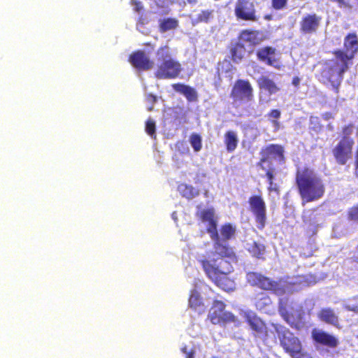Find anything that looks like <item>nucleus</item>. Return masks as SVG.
Here are the masks:
<instances>
[{"instance_id":"nucleus-7","label":"nucleus","mask_w":358,"mask_h":358,"mask_svg":"<svg viewBox=\"0 0 358 358\" xmlns=\"http://www.w3.org/2000/svg\"><path fill=\"white\" fill-rule=\"evenodd\" d=\"M242 316L255 338L264 341L268 339L269 330L267 324L255 312L245 310L243 312Z\"/></svg>"},{"instance_id":"nucleus-32","label":"nucleus","mask_w":358,"mask_h":358,"mask_svg":"<svg viewBox=\"0 0 358 358\" xmlns=\"http://www.w3.org/2000/svg\"><path fill=\"white\" fill-rule=\"evenodd\" d=\"M214 11L213 10H203L193 20L192 24L208 23L213 18Z\"/></svg>"},{"instance_id":"nucleus-1","label":"nucleus","mask_w":358,"mask_h":358,"mask_svg":"<svg viewBox=\"0 0 358 358\" xmlns=\"http://www.w3.org/2000/svg\"><path fill=\"white\" fill-rule=\"evenodd\" d=\"M295 182L302 204L321 199L325 192V185L322 178L313 169L303 167L296 172Z\"/></svg>"},{"instance_id":"nucleus-16","label":"nucleus","mask_w":358,"mask_h":358,"mask_svg":"<svg viewBox=\"0 0 358 358\" xmlns=\"http://www.w3.org/2000/svg\"><path fill=\"white\" fill-rule=\"evenodd\" d=\"M210 238L214 242L213 248L215 253L219 256V257L215 259H217V262H219L221 259H225V258L236 259V256L233 248L229 247V244L227 243L226 241H221L218 232H217V238L210 237Z\"/></svg>"},{"instance_id":"nucleus-18","label":"nucleus","mask_w":358,"mask_h":358,"mask_svg":"<svg viewBox=\"0 0 358 358\" xmlns=\"http://www.w3.org/2000/svg\"><path fill=\"white\" fill-rule=\"evenodd\" d=\"M322 17L315 13L307 14L300 21V31L303 34H312L317 31Z\"/></svg>"},{"instance_id":"nucleus-2","label":"nucleus","mask_w":358,"mask_h":358,"mask_svg":"<svg viewBox=\"0 0 358 358\" xmlns=\"http://www.w3.org/2000/svg\"><path fill=\"white\" fill-rule=\"evenodd\" d=\"M199 262L206 275L217 287L226 292L236 289L234 280L228 276L233 271V266L228 260L221 259L217 262V259H202Z\"/></svg>"},{"instance_id":"nucleus-43","label":"nucleus","mask_w":358,"mask_h":358,"mask_svg":"<svg viewBox=\"0 0 358 358\" xmlns=\"http://www.w3.org/2000/svg\"><path fill=\"white\" fill-rule=\"evenodd\" d=\"M312 215H313V213H311V214L308 215L306 214H303L302 216L303 222L308 225H315L316 223L315 217V216H313V217L312 218Z\"/></svg>"},{"instance_id":"nucleus-27","label":"nucleus","mask_w":358,"mask_h":358,"mask_svg":"<svg viewBox=\"0 0 358 358\" xmlns=\"http://www.w3.org/2000/svg\"><path fill=\"white\" fill-rule=\"evenodd\" d=\"M224 143L228 152H233L238 147V138L237 133L233 130H228L224 134Z\"/></svg>"},{"instance_id":"nucleus-11","label":"nucleus","mask_w":358,"mask_h":358,"mask_svg":"<svg viewBox=\"0 0 358 358\" xmlns=\"http://www.w3.org/2000/svg\"><path fill=\"white\" fill-rule=\"evenodd\" d=\"M250 210L255 217L257 227L262 230L266 223V205L261 195H252L248 199Z\"/></svg>"},{"instance_id":"nucleus-12","label":"nucleus","mask_w":358,"mask_h":358,"mask_svg":"<svg viewBox=\"0 0 358 358\" xmlns=\"http://www.w3.org/2000/svg\"><path fill=\"white\" fill-rule=\"evenodd\" d=\"M354 139L341 138L331 149V154L339 165H345L352 159Z\"/></svg>"},{"instance_id":"nucleus-39","label":"nucleus","mask_w":358,"mask_h":358,"mask_svg":"<svg viewBox=\"0 0 358 358\" xmlns=\"http://www.w3.org/2000/svg\"><path fill=\"white\" fill-rule=\"evenodd\" d=\"M354 129V124L350 123L342 128V137L341 138L354 139L351 137Z\"/></svg>"},{"instance_id":"nucleus-20","label":"nucleus","mask_w":358,"mask_h":358,"mask_svg":"<svg viewBox=\"0 0 358 358\" xmlns=\"http://www.w3.org/2000/svg\"><path fill=\"white\" fill-rule=\"evenodd\" d=\"M260 155H262V157L260 159L259 164L266 162L271 157L282 159L284 157V149L280 145L270 144L262 149Z\"/></svg>"},{"instance_id":"nucleus-40","label":"nucleus","mask_w":358,"mask_h":358,"mask_svg":"<svg viewBox=\"0 0 358 358\" xmlns=\"http://www.w3.org/2000/svg\"><path fill=\"white\" fill-rule=\"evenodd\" d=\"M288 0H271V6L275 10H280L286 8Z\"/></svg>"},{"instance_id":"nucleus-55","label":"nucleus","mask_w":358,"mask_h":358,"mask_svg":"<svg viewBox=\"0 0 358 358\" xmlns=\"http://www.w3.org/2000/svg\"><path fill=\"white\" fill-rule=\"evenodd\" d=\"M211 358H217V357H211Z\"/></svg>"},{"instance_id":"nucleus-9","label":"nucleus","mask_w":358,"mask_h":358,"mask_svg":"<svg viewBox=\"0 0 358 358\" xmlns=\"http://www.w3.org/2000/svg\"><path fill=\"white\" fill-rule=\"evenodd\" d=\"M230 97L236 103L250 102L254 99L253 87L248 80L238 79L234 83Z\"/></svg>"},{"instance_id":"nucleus-33","label":"nucleus","mask_w":358,"mask_h":358,"mask_svg":"<svg viewBox=\"0 0 358 358\" xmlns=\"http://www.w3.org/2000/svg\"><path fill=\"white\" fill-rule=\"evenodd\" d=\"M280 116L281 112L279 109H272L267 113V117L274 127L275 131H278L280 127V123L278 121Z\"/></svg>"},{"instance_id":"nucleus-34","label":"nucleus","mask_w":358,"mask_h":358,"mask_svg":"<svg viewBox=\"0 0 358 358\" xmlns=\"http://www.w3.org/2000/svg\"><path fill=\"white\" fill-rule=\"evenodd\" d=\"M270 303V297L264 293H259L255 297V306L259 309H263Z\"/></svg>"},{"instance_id":"nucleus-50","label":"nucleus","mask_w":358,"mask_h":358,"mask_svg":"<svg viewBox=\"0 0 358 358\" xmlns=\"http://www.w3.org/2000/svg\"><path fill=\"white\" fill-rule=\"evenodd\" d=\"M144 45H145V46H150V47H151L152 48H154V45H153L150 42L145 43H144Z\"/></svg>"},{"instance_id":"nucleus-54","label":"nucleus","mask_w":358,"mask_h":358,"mask_svg":"<svg viewBox=\"0 0 358 358\" xmlns=\"http://www.w3.org/2000/svg\"><path fill=\"white\" fill-rule=\"evenodd\" d=\"M265 19H266V20H271V17H270V16H265Z\"/></svg>"},{"instance_id":"nucleus-29","label":"nucleus","mask_w":358,"mask_h":358,"mask_svg":"<svg viewBox=\"0 0 358 358\" xmlns=\"http://www.w3.org/2000/svg\"><path fill=\"white\" fill-rule=\"evenodd\" d=\"M236 227L231 223H224L220 228V238L222 241H227L236 236Z\"/></svg>"},{"instance_id":"nucleus-5","label":"nucleus","mask_w":358,"mask_h":358,"mask_svg":"<svg viewBox=\"0 0 358 358\" xmlns=\"http://www.w3.org/2000/svg\"><path fill=\"white\" fill-rule=\"evenodd\" d=\"M349 64L336 59L334 65L327 67L321 71L322 78L332 86L334 92H339V87L343 79V74L348 71Z\"/></svg>"},{"instance_id":"nucleus-10","label":"nucleus","mask_w":358,"mask_h":358,"mask_svg":"<svg viewBox=\"0 0 358 358\" xmlns=\"http://www.w3.org/2000/svg\"><path fill=\"white\" fill-rule=\"evenodd\" d=\"M343 45L345 50L338 49L333 51L336 59L340 61H345L350 64V62L355 58L358 52V36L356 33H349L344 38Z\"/></svg>"},{"instance_id":"nucleus-36","label":"nucleus","mask_w":358,"mask_h":358,"mask_svg":"<svg viewBox=\"0 0 358 358\" xmlns=\"http://www.w3.org/2000/svg\"><path fill=\"white\" fill-rule=\"evenodd\" d=\"M266 176L267 178V180L268 182V190L269 192H275L278 193L279 192V188L277 186V185L274 184L273 179H274V174H273V169H268L266 171Z\"/></svg>"},{"instance_id":"nucleus-41","label":"nucleus","mask_w":358,"mask_h":358,"mask_svg":"<svg viewBox=\"0 0 358 358\" xmlns=\"http://www.w3.org/2000/svg\"><path fill=\"white\" fill-rule=\"evenodd\" d=\"M145 131L150 136H155L156 125L154 120L149 119L146 121Z\"/></svg>"},{"instance_id":"nucleus-21","label":"nucleus","mask_w":358,"mask_h":358,"mask_svg":"<svg viewBox=\"0 0 358 358\" xmlns=\"http://www.w3.org/2000/svg\"><path fill=\"white\" fill-rule=\"evenodd\" d=\"M257 86L261 90L267 92L270 95L275 94L280 90L277 83L268 76L262 75L257 80Z\"/></svg>"},{"instance_id":"nucleus-53","label":"nucleus","mask_w":358,"mask_h":358,"mask_svg":"<svg viewBox=\"0 0 358 358\" xmlns=\"http://www.w3.org/2000/svg\"><path fill=\"white\" fill-rule=\"evenodd\" d=\"M348 310H352V311H357L358 310V307H356V308H348Z\"/></svg>"},{"instance_id":"nucleus-48","label":"nucleus","mask_w":358,"mask_h":358,"mask_svg":"<svg viewBox=\"0 0 358 358\" xmlns=\"http://www.w3.org/2000/svg\"><path fill=\"white\" fill-rule=\"evenodd\" d=\"M323 118L327 120L329 119L333 118V115L331 113H325L323 115Z\"/></svg>"},{"instance_id":"nucleus-38","label":"nucleus","mask_w":358,"mask_h":358,"mask_svg":"<svg viewBox=\"0 0 358 358\" xmlns=\"http://www.w3.org/2000/svg\"><path fill=\"white\" fill-rule=\"evenodd\" d=\"M347 217L349 220L358 222V204L350 208L347 212Z\"/></svg>"},{"instance_id":"nucleus-57","label":"nucleus","mask_w":358,"mask_h":358,"mask_svg":"<svg viewBox=\"0 0 358 358\" xmlns=\"http://www.w3.org/2000/svg\"><path fill=\"white\" fill-rule=\"evenodd\" d=\"M357 249H358V245H357Z\"/></svg>"},{"instance_id":"nucleus-13","label":"nucleus","mask_w":358,"mask_h":358,"mask_svg":"<svg viewBox=\"0 0 358 358\" xmlns=\"http://www.w3.org/2000/svg\"><path fill=\"white\" fill-rule=\"evenodd\" d=\"M277 50L270 45L262 46L255 51L257 59L266 66L280 70L282 67L279 57H276Z\"/></svg>"},{"instance_id":"nucleus-44","label":"nucleus","mask_w":358,"mask_h":358,"mask_svg":"<svg viewBox=\"0 0 358 358\" xmlns=\"http://www.w3.org/2000/svg\"><path fill=\"white\" fill-rule=\"evenodd\" d=\"M132 4L134 5V10L137 13H140L143 10V6L142 5V3L138 0H132L131 1Z\"/></svg>"},{"instance_id":"nucleus-8","label":"nucleus","mask_w":358,"mask_h":358,"mask_svg":"<svg viewBox=\"0 0 358 358\" xmlns=\"http://www.w3.org/2000/svg\"><path fill=\"white\" fill-rule=\"evenodd\" d=\"M226 304L220 300H214L208 314V319L213 324L224 325L236 322L237 317L231 312L225 311Z\"/></svg>"},{"instance_id":"nucleus-17","label":"nucleus","mask_w":358,"mask_h":358,"mask_svg":"<svg viewBox=\"0 0 358 358\" xmlns=\"http://www.w3.org/2000/svg\"><path fill=\"white\" fill-rule=\"evenodd\" d=\"M129 62L138 71H148L154 65L153 61L142 50H137L131 54Z\"/></svg>"},{"instance_id":"nucleus-52","label":"nucleus","mask_w":358,"mask_h":358,"mask_svg":"<svg viewBox=\"0 0 358 358\" xmlns=\"http://www.w3.org/2000/svg\"><path fill=\"white\" fill-rule=\"evenodd\" d=\"M189 3L195 4L197 2V0H187Z\"/></svg>"},{"instance_id":"nucleus-22","label":"nucleus","mask_w":358,"mask_h":358,"mask_svg":"<svg viewBox=\"0 0 358 358\" xmlns=\"http://www.w3.org/2000/svg\"><path fill=\"white\" fill-rule=\"evenodd\" d=\"M259 30L243 29L238 36V40L243 43H248L252 46H256L260 44L264 39L259 38Z\"/></svg>"},{"instance_id":"nucleus-28","label":"nucleus","mask_w":358,"mask_h":358,"mask_svg":"<svg viewBox=\"0 0 358 358\" xmlns=\"http://www.w3.org/2000/svg\"><path fill=\"white\" fill-rule=\"evenodd\" d=\"M248 252L252 257L258 259H265L266 246L259 242L253 241L248 248Z\"/></svg>"},{"instance_id":"nucleus-30","label":"nucleus","mask_w":358,"mask_h":358,"mask_svg":"<svg viewBox=\"0 0 358 358\" xmlns=\"http://www.w3.org/2000/svg\"><path fill=\"white\" fill-rule=\"evenodd\" d=\"M178 189L180 194L187 199H192L199 194V190L195 189L193 186L182 183L178 185Z\"/></svg>"},{"instance_id":"nucleus-56","label":"nucleus","mask_w":358,"mask_h":358,"mask_svg":"<svg viewBox=\"0 0 358 358\" xmlns=\"http://www.w3.org/2000/svg\"><path fill=\"white\" fill-rule=\"evenodd\" d=\"M357 3H358V0H357Z\"/></svg>"},{"instance_id":"nucleus-37","label":"nucleus","mask_w":358,"mask_h":358,"mask_svg":"<svg viewBox=\"0 0 358 358\" xmlns=\"http://www.w3.org/2000/svg\"><path fill=\"white\" fill-rule=\"evenodd\" d=\"M278 311L283 320L288 324H291V318L292 317V314L287 310L286 307L282 304H280L278 307Z\"/></svg>"},{"instance_id":"nucleus-4","label":"nucleus","mask_w":358,"mask_h":358,"mask_svg":"<svg viewBox=\"0 0 358 358\" xmlns=\"http://www.w3.org/2000/svg\"><path fill=\"white\" fill-rule=\"evenodd\" d=\"M274 329L280 340V345L285 352L292 358H301L302 354V345L299 339L294 336L287 327L279 324H273Z\"/></svg>"},{"instance_id":"nucleus-49","label":"nucleus","mask_w":358,"mask_h":358,"mask_svg":"<svg viewBox=\"0 0 358 358\" xmlns=\"http://www.w3.org/2000/svg\"><path fill=\"white\" fill-rule=\"evenodd\" d=\"M138 23H140L141 24H144L147 22L146 19L145 17H143V16H141L138 17Z\"/></svg>"},{"instance_id":"nucleus-47","label":"nucleus","mask_w":358,"mask_h":358,"mask_svg":"<svg viewBox=\"0 0 358 358\" xmlns=\"http://www.w3.org/2000/svg\"><path fill=\"white\" fill-rule=\"evenodd\" d=\"M194 354H195L194 350H191L190 351L187 352L185 358H194Z\"/></svg>"},{"instance_id":"nucleus-19","label":"nucleus","mask_w":358,"mask_h":358,"mask_svg":"<svg viewBox=\"0 0 358 358\" xmlns=\"http://www.w3.org/2000/svg\"><path fill=\"white\" fill-rule=\"evenodd\" d=\"M312 338L315 343L331 348H335L338 345V341L335 336L321 330L314 329Z\"/></svg>"},{"instance_id":"nucleus-26","label":"nucleus","mask_w":358,"mask_h":358,"mask_svg":"<svg viewBox=\"0 0 358 358\" xmlns=\"http://www.w3.org/2000/svg\"><path fill=\"white\" fill-rule=\"evenodd\" d=\"M189 306L199 313V314H201L205 311V305L203 302L202 298L199 293L196 290H192L190 292V295L189 297Z\"/></svg>"},{"instance_id":"nucleus-42","label":"nucleus","mask_w":358,"mask_h":358,"mask_svg":"<svg viewBox=\"0 0 358 358\" xmlns=\"http://www.w3.org/2000/svg\"><path fill=\"white\" fill-rule=\"evenodd\" d=\"M333 3H337L338 6L340 8L352 10L353 8V5L349 0H329Z\"/></svg>"},{"instance_id":"nucleus-15","label":"nucleus","mask_w":358,"mask_h":358,"mask_svg":"<svg viewBox=\"0 0 358 358\" xmlns=\"http://www.w3.org/2000/svg\"><path fill=\"white\" fill-rule=\"evenodd\" d=\"M196 215L203 222H208L206 231L210 237H216L217 231V220L215 216V211L213 208H208L201 210Z\"/></svg>"},{"instance_id":"nucleus-45","label":"nucleus","mask_w":358,"mask_h":358,"mask_svg":"<svg viewBox=\"0 0 358 358\" xmlns=\"http://www.w3.org/2000/svg\"><path fill=\"white\" fill-rule=\"evenodd\" d=\"M146 99L147 101L151 103V105H154L156 101H157V96L155 95H153L152 94H149L147 95V97H146ZM152 110V106H151L150 108H149V110Z\"/></svg>"},{"instance_id":"nucleus-24","label":"nucleus","mask_w":358,"mask_h":358,"mask_svg":"<svg viewBox=\"0 0 358 358\" xmlns=\"http://www.w3.org/2000/svg\"><path fill=\"white\" fill-rule=\"evenodd\" d=\"M318 318L327 324L340 328L338 317L331 308H325L321 309L318 313Z\"/></svg>"},{"instance_id":"nucleus-23","label":"nucleus","mask_w":358,"mask_h":358,"mask_svg":"<svg viewBox=\"0 0 358 358\" xmlns=\"http://www.w3.org/2000/svg\"><path fill=\"white\" fill-rule=\"evenodd\" d=\"M229 52L231 60L234 63H239L245 58L247 50L245 44L239 41L231 45Z\"/></svg>"},{"instance_id":"nucleus-51","label":"nucleus","mask_w":358,"mask_h":358,"mask_svg":"<svg viewBox=\"0 0 358 358\" xmlns=\"http://www.w3.org/2000/svg\"><path fill=\"white\" fill-rule=\"evenodd\" d=\"M181 351H182L183 353H185V355L187 354V352H188V351L187 350V347H186V346H185V347L182 348Z\"/></svg>"},{"instance_id":"nucleus-25","label":"nucleus","mask_w":358,"mask_h":358,"mask_svg":"<svg viewBox=\"0 0 358 358\" xmlns=\"http://www.w3.org/2000/svg\"><path fill=\"white\" fill-rule=\"evenodd\" d=\"M172 87L175 91L182 94L188 101H197V93L193 87L182 83L173 84Z\"/></svg>"},{"instance_id":"nucleus-3","label":"nucleus","mask_w":358,"mask_h":358,"mask_svg":"<svg viewBox=\"0 0 358 358\" xmlns=\"http://www.w3.org/2000/svg\"><path fill=\"white\" fill-rule=\"evenodd\" d=\"M159 62L155 77L159 80L175 79L182 72V65L176 59L172 57V54L169 45H166L158 48L156 52Z\"/></svg>"},{"instance_id":"nucleus-35","label":"nucleus","mask_w":358,"mask_h":358,"mask_svg":"<svg viewBox=\"0 0 358 358\" xmlns=\"http://www.w3.org/2000/svg\"><path fill=\"white\" fill-rule=\"evenodd\" d=\"M189 143L194 149V151L199 152L202 148V139L199 134L193 133L189 136Z\"/></svg>"},{"instance_id":"nucleus-6","label":"nucleus","mask_w":358,"mask_h":358,"mask_svg":"<svg viewBox=\"0 0 358 358\" xmlns=\"http://www.w3.org/2000/svg\"><path fill=\"white\" fill-rule=\"evenodd\" d=\"M248 282L252 287H258L265 291H271L277 295L285 293L284 289L278 281L258 272H248L246 275Z\"/></svg>"},{"instance_id":"nucleus-14","label":"nucleus","mask_w":358,"mask_h":358,"mask_svg":"<svg viewBox=\"0 0 358 358\" xmlns=\"http://www.w3.org/2000/svg\"><path fill=\"white\" fill-rule=\"evenodd\" d=\"M234 13L237 19L244 21H257L254 3L250 0H237Z\"/></svg>"},{"instance_id":"nucleus-46","label":"nucleus","mask_w":358,"mask_h":358,"mask_svg":"<svg viewBox=\"0 0 358 358\" xmlns=\"http://www.w3.org/2000/svg\"><path fill=\"white\" fill-rule=\"evenodd\" d=\"M300 81H301V79L300 78H299L298 76H294L293 78H292V84L295 87H299V84H300Z\"/></svg>"},{"instance_id":"nucleus-31","label":"nucleus","mask_w":358,"mask_h":358,"mask_svg":"<svg viewBox=\"0 0 358 358\" xmlns=\"http://www.w3.org/2000/svg\"><path fill=\"white\" fill-rule=\"evenodd\" d=\"M178 26V20L175 18L168 17L160 20L159 24V31L162 33L175 29Z\"/></svg>"}]
</instances>
